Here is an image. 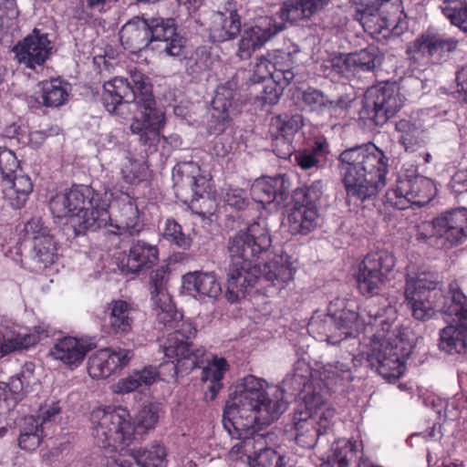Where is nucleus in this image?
<instances>
[{
  "label": "nucleus",
  "instance_id": "nucleus-14",
  "mask_svg": "<svg viewBox=\"0 0 467 467\" xmlns=\"http://www.w3.org/2000/svg\"><path fill=\"white\" fill-rule=\"evenodd\" d=\"M404 104V98L399 88L389 83L370 88L360 109V118L370 120L377 126H382L396 115Z\"/></svg>",
  "mask_w": 467,
  "mask_h": 467
},
{
  "label": "nucleus",
  "instance_id": "nucleus-48",
  "mask_svg": "<svg viewBox=\"0 0 467 467\" xmlns=\"http://www.w3.org/2000/svg\"><path fill=\"white\" fill-rule=\"evenodd\" d=\"M441 9L452 25L467 32V1L445 0Z\"/></svg>",
  "mask_w": 467,
  "mask_h": 467
},
{
  "label": "nucleus",
  "instance_id": "nucleus-7",
  "mask_svg": "<svg viewBox=\"0 0 467 467\" xmlns=\"http://www.w3.org/2000/svg\"><path fill=\"white\" fill-rule=\"evenodd\" d=\"M89 420L91 434L99 447L122 450L134 439L135 427L126 408L98 407L92 410Z\"/></svg>",
  "mask_w": 467,
  "mask_h": 467
},
{
  "label": "nucleus",
  "instance_id": "nucleus-43",
  "mask_svg": "<svg viewBox=\"0 0 467 467\" xmlns=\"http://www.w3.org/2000/svg\"><path fill=\"white\" fill-rule=\"evenodd\" d=\"M118 2L119 0H80L73 10V17L80 24H88L96 14L107 13Z\"/></svg>",
  "mask_w": 467,
  "mask_h": 467
},
{
  "label": "nucleus",
  "instance_id": "nucleus-23",
  "mask_svg": "<svg viewBox=\"0 0 467 467\" xmlns=\"http://www.w3.org/2000/svg\"><path fill=\"white\" fill-rule=\"evenodd\" d=\"M137 310L132 304L115 299L108 304L105 311V326L109 333L116 337H123L132 332Z\"/></svg>",
  "mask_w": 467,
  "mask_h": 467
},
{
  "label": "nucleus",
  "instance_id": "nucleus-18",
  "mask_svg": "<svg viewBox=\"0 0 467 467\" xmlns=\"http://www.w3.org/2000/svg\"><path fill=\"white\" fill-rule=\"evenodd\" d=\"M118 206V213L102 225L106 235H138L144 228L143 214L140 212L137 199L127 192H121L119 198L115 201Z\"/></svg>",
  "mask_w": 467,
  "mask_h": 467
},
{
  "label": "nucleus",
  "instance_id": "nucleus-19",
  "mask_svg": "<svg viewBox=\"0 0 467 467\" xmlns=\"http://www.w3.org/2000/svg\"><path fill=\"white\" fill-rule=\"evenodd\" d=\"M52 48L48 34L34 28L13 47V52L19 64H23L26 68L35 69L47 62Z\"/></svg>",
  "mask_w": 467,
  "mask_h": 467
},
{
  "label": "nucleus",
  "instance_id": "nucleus-61",
  "mask_svg": "<svg viewBox=\"0 0 467 467\" xmlns=\"http://www.w3.org/2000/svg\"><path fill=\"white\" fill-rule=\"evenodd\" d=\"M329 0H298L294 3V10L300 11L304 18H309L314 14L322 10Z\"/></svg>",
  "mask_w": 467,
  "mask_h": 467
},
{
  "label": "nucleus",
  "instance_id": "nucleus-47",
  "mask_svg": "<svg viewBox=\"0 0 467 467\" xmlns=\"http://www.w3.org/2000/svg\"><path fill=\"white\" fill-rule=\"evenodd\" d=\"M121 179L130 185H138L147 181L149 168L144 162L132 158H126L120 168Z\"/></svg>",
  "mask_w": 467,
  "mask_h": 467
},
{
  "label": "nucleus",
  "instance_id": "nucleus-59",
  "mask_svg": "<svg viewBox=\"0 0 467 467\" xmlns=\"http://www.w3.org/2000/svg\"><path fill=\"white\" fill-rule=\"evenodd\" d=\"M273 65L270 60L265 57H260L254 66L251 81L254 84L265 83L268 79H273Z\"/></svg>",
  "mask_w": 467,
  "mask_h": 467
},
{
  "label": "nucleus",
  "instance_id": "nucleus-28",
  "mask_svg": "<svg viewBox=\"0 0 467 467\" xmlns=\"http://www.w3.org/2000/svg\"><path fill=\"white\" fill-rule=\"evenodd\" d=\"M149 25L147 19L134 16L127 21L119 30V41L124 49L137 54L150 44Z\"/></svg>",
  "mask_w": 467,
  "mask_h": 467
},
{
  "label": "nucleus",
  "instance_id": "nucleus-32",
  "mask_svg": "<svg viewBox=\"0 0 467 467\" xmlns=\"http://www.w3.org/2000/svg\"><path fill=\"white\" fill-rule=\"evenodd\" d=\"M2 188L5 200L13 208L20 209L33 192V183L29 176L16 173L2 181Z\"/></svg>",
  "mask_w": 467,
  "mask_h": 467
},
{
  "label": "nucleus",
  "instance_id": "nucleus-34",
  "mask_svg": "<svg viewBox=\"0 0 467 467\" xmlns=\"http://www.w3.org/2000/svg\"><path fill=\"white\" fill-rule=\"evenodd\" d=\"M271 132L273 134V151L284 160L292 156V121L287 116H276L272 119Z\"/></svg>",
  "mask_w": 467,
  "mask_h": 467
},
{
  "label": "nucleus",
  "instance_id": "nucleus-45",
  "mask_svg": "<svg viewBox=\"0 0 467 467\" xmlns=\"http://www.w3.org/2000/svg\"><path fill=\"white\" fill-rule=\"evenodd\" d=\"M43 436L44 431L36 417H26L20 431L18 445L22 450L34 451L39 446Z\"/></svg>",
  "mask_w": 467,
  "mask_h": 467
},
{
  "label": "nucleus",
  "instance_id": "nucleus-16",
  "mask_svg": "<svg viewBox=\"0 0 467 467\" xmlns=\"http://www.w3.org/2000/svg\"><path fill=\"white\" fill-rule=\"evenodd\" d=\"M244 100L237 88V82L229 80L217 87L212 100L211 117L207 130L210 134L223 133L231 122L232 115L241 112Z\"/></svg>",
  "mask_w": 467,
  "mask_h": 467
},
{
  "label": "nucleus",
  "instance_id": "nucleus-31",
  "mask_svg": "<svg viewBox=\"0 0 467 467\" xmlns=\"http://www.w3.org/2000/svg\"><path fill=\"white\" fill-rule=\"evenodd\" d=\"M182 287L197 299L215 298L222 292L220 283L212 273H187L182 276Z\"/></svg>",
  "mask_w": 467,
  "mask_h": 467
},
{
  "label": "nucleus",
  "instance_id": "nucleus-15",
  "mask_svg": "<svg viewBox=\"0 0 467 467\" xmlns=\"http://www.w3.org/2000/svg\"><path fill=\"white\" fill-rule=\"evenodd\" d=\"M436 192L434 182L425 176H400L395 187L387 192L386 199L391 206L405 210L411 205L429 203Z\"/></svg>",
  "mask_w": 467,
  "mask_h": 467
},
{
  "label": "nucleus",
  "instance_id": "nucleus-51",
  "mask_svg": "<svg viewBox=\"0 0 467 467\" xmlns=\"http://www.w3.org/2000/svg\"><path fill=\"white\" fill-rule=\"evenodd\" d=\"M350 62L354 65L356 71H372L380 62L379 50L375 46H368L350 53Z\"/></svg>",
  "mask_w": 467,
  "mask_h": 467
},
{
  "label": "nucleus",
  "instance_id": "nucleus-41",
  "mask_svg": "<svg viewBox=\"0 0 467 467\" xmlns=\"http://www.w3.org/2000/svg\"><path fill=\"white\" fill-rule=\"evenodd\" d=\"M360 444L356 441L340 439L334 442L331 453L327 456L321 467H348L359 451Z\"/></svg>",
  "mask_w": 467,
  "mask_h": 467
},
{
  "label": "nucleus",
  "instance_id": "nucleus-1",
  "mask_svg": "<svg viewBox=\"0 0 467 467\" xmlns=\"http://www.w3.org/2000/svg\"><path fill=\"white\" fill-rule=\"evenodd\" d=\"M286 409L283 391L270 398L264 379L244 377L226 401L223 414V428L240 441L232 452L247 456L250 467H285L284 457L265 447L268 433L259 431L277 420Z\"/></svg>",
  "mask_w": 467,
  "mask_h": 467
},
{
  "label": "nucleus",
  "instance_id": "nucleus-52",
  "mask_svg": "<svg viewBox=\"0 0 467 467\" xmlns=\"http://www.w3.org/2000/svg\"><path fill=\"white\" fill-rule=\"evenodd\" d=\"M167 271L165 267L152 271L149 280V289L152 303H160V300L169 299L171 297L167 290Z\"/></svg>",
  "mask_w": 467,
  "mask_h": 467
},
{
  "label": "nucleus",
  "instance_id": "nucleus-17",
  "mask_svg": "<svg viewBox=\"0 0 467 467\" xmlns=\"http://www.w3.org/2000/svg\"><path fill=\"white\" fill-rule=\"evenodd\" d=\"M436 285L437 283L430 274H407L405 302L415 319L424 321L434 315V306L431 298Z\"/></svg>",
  "mask_w": 467,
  "mask_h": 467
},
{
  "label": "nucleus",
  "instance_id": "nucleus-30",
  "mask_svg": "<svg viewBox=\"0 0 467 467\" xmlns=\"http://www.w3.org/2000/svg\"><path fill=\"white\" fill-rule=\"evenodd\" d=\"M303 401L306 411L294 413V421L307 422L310 425L318 422L324 429H327L335 415L334 409L324 401L318 392L306 393Z\"/></svg>",
  "mask_w": 467,
  "mask_h": 467
},
{
  "label": "nucleus",
  "instance_id": "nucleus-4",
  "mask_svg": "<svg viewBox=\"0 0 467 467\" xmlns=\"http://www.w3.org/2000/svg\"><path fill=\"white\" fill-rule=\"evenodd\" d=\"M99 100L109 114L118 116H123L129 105L134 103L136 111L130 131L139 136L141 145L149 150L156 149L166 124V117L163 109L157 105L152 85L147 77L139 71L130 74V81L115 77L103 84Z\"/></svg>",
  "mask_w": 467,
  "mask_h": 467
},
{
  "label": "nucleus",
  "instance_id": "nucleus-8",
  "mask_svg": "<svg viewBox=\"0 0 467 467\" xmlns=\"http://www.w3.org/2000/svg\"><path fill=\"white\" fill-rule=\"evenodd\" d=\"M417 240L450 250L467 240V209L447 211L417 227Z\"/></svg>",
  "mask_w": 467,
  "mask_h": 467
},
{
  "label": "nucleus",
  "instance_id": "nucleus-6",
  "mask_svg": "<svg viewBox=\"0 0 467 467\" xmlns=\"http://www.w3.org/2000/svg\"><path fill=\"white\" fill-rule=\"evenodd\" d=\"M109 207L108 200L101 193L83 184L73 185L67 192L57 193L49 201L54 216H70L76 236L101 229L109 220Z\"/></svg>",
  "mask_w": 467,
  "mask_h": 467
},
{
  "label": "nucleus",
  "instance_id": "nucleus-46",
  "mask_svg": "<svg viewBox=\"0 0 467 467\" xmlns=\"http://www.w3.org/2000/svg\"><path fill=\"white\" fill-rule=\"evenodd\" d=\"M161 236L171 245H174L182 250H189L192 244L191 235L185 234L182 230V226L171 217L165 220Z\"/></svg>",
  "mask_w": 467,
  "mask_h": 467
},
{
  "label": "nucleus",
  "instance_id": "nucleus-58",
  "mask_svg": "<svg viewBox=\"0 0 467 467\" xmlns=\"http://www.w3.org/2000/svg\"><path fill=\"white\" fill-rule=\"evenodd\" d=\"M18 16L19 10L17 8L16 0L0 1V22L2 30L4 27H12Z\"/></svg>",
  "mask_w": 467,
  "mask_h": 467
},
{
  "label": "nucleus",
  "instance_id": "nucleus-13",
  "mask_svg": "<svg viewBox=\"0 0 467 467\" xmlns=\"http://www.w3.org/2000/svg\"><path fill=\"white\" fill-rule=\"evenodd\" d=\"M450 302L445 312L453 317L454 325L441 330L440 348L448 354L467 351V297L452 286L450 288Z\"/></svg>",
  "mask_w": 467,
  "mask_h": 467
},
{
  "label": "nucleus",
  "instance_id": "nucleus-55",
  "mask_svg": "<svg viewBox=\"0 0 467 467\" xmlns=\"http://www.w3.org/2000/svg\"><path fill=\"white\" fill-rule=\"evenodd\" d=\"M314 424L315 423L310 425L307 424V422L298 420L294 421V429L298 431L301 428H306L307 431L306 437H305L303 433H296L294 439L296 440L297 444L304 448H311L316 444L317 441V436L322 435L326 432V429H324V427L320 425L318 429H316Z\"/></svg>",
  "mask_w": 467,
  "mask_h": 467
},
{
  "label": "nucleus",
  "instance_id": "nucleus-12",
  "mask_svg": "<svg viewBox=\"0 0 467 467\" xmlns=\"http://www.w3.org/2000/svg\"><path fill=\"white\" fill-rule=\"evenodd\" d=\"M292 0L284 1L276 16L279 22L273 16L261 17L257 23L243 33L236 50V56L241 60L249 59L254 51L264 46L276 34L285 28V23H292Z\"/></svg>",
  "mask_w": 467,
  "mask_h": 467
},
{
  "label": "nucleus",
  "instance_id": "nucleus-2",
  "mask_svg": "<svg viewBox=\"0 0 467 467\" xmlns=\"http://www.w3.org/2000/svg\"><path fill=\"white\" fill-rule=\"evenodd\" d=\"M272 238L267 228L254 221L245 231H240L228 241L230 265L227 274L226 298L237 302L244 297L248 287H255L265 296L280 290L292 278V268L278 261L261 264L268 258Z\"/></svg>",
  "mask_w": 467,
  "mask_h": 467
},
{
  "label": "nucleus",
  "instance_id": "nucleus-60",
  "mask_svg": "<svg viewBox=\"0 0 467 467\" xmlns=\"http://www.w3.org/2000/svg\"><path fill=\"white\" fill-rule=\"evenodd\" d=\"M23 234L26 240H32L35 243L36 238L40 236H52L49 234V230L44 225L43 221L40 218L30 219L23 228Z\"/></svg>",
  "mask_w": 467,
  "mask_h": 467
},
{
  "label": "nucleus",
  "instance_id": "nucleus-40",
  "mask_svg": "<svg viewBox=\"0 0 467 467\" xmlns=\"http://www.w3.org/2000/svg\"><path fill=\"white\" fill-rule=\"evenodd\" d=\"M200 166L197 162L180 161L172 168V181L174 187L179 189L189 188L192 196L202 195L199 193L197 178L200 176Z\"/></svg>",
  "mask_w": 467,
  "mask_h": 467
},
{
  "label": "nucleus",
  "instance_id": "nucleus-53",
  "mask_svg": "<svg viewBox=\"0 0 467 467\" xmlns=\"http://www.w3.org/2000/svg\"><path fill=\"white\" fill-rule=\"evenodd\" d=\"M157 308V321L164 327H173L174 324L182 319V315L176 310L171 303V297L160 300V303H153Z\"/></svg>",
  "mask_w": 467,
  "mask_h": 467
},
{
  "label": "nucleus",
  "instance_id": "nucleus-49",
  "mask_svg": "<svg viewBox=\"0 0 467 467\" xmlns=\"http://www.w3.org/2000/svg\"><path fill=\"white\" fill-rule=\"evenodd\" d=\"M295 98L297 99V106L303 109L320 110L327 105L333 106L332 101H328L322 92L315 88H308L306 90L294 89Z\"/></svg>",
  "mask_w": 467,
  "mask_h": 467
},
{
  "label": "nucleus",
  "instance_id": "nucleus-44",
  "mask_svg": "<svg viewBox=\"0 0 467 467\" xmlns=\"http://www.w3.org/2000/svg\"><path fill=\"white\" fill-rule=\"evenodd\" d=\"M159 373L155 368L149 366L141 370H137L127 378L120 379L117 384V391L119 393H130L141 386L151 385Z\"/></svg>",
  "mask_w": 467,
  "mask_h": 467
},
{
  "label": "nucleus",
  "instance_id": "nucleus-26",
  "mask_svg": "<svg viewBox=\"0 0 467 467\" xmlns=\"http://www.w3.org/2000/svg\"><path fill=\"white\" fill-rule=\"evenodd\" d=\"M218 21H214L210 29V36L213 42H225L234 39L241 32V16L236 3L227 1L223 11L218 12Z\"/></svg>",
  "mask_w": 467,
  "mask_h": 467
},
{
  "label": "nucleus",
  "instance_id": "nucleus-54",
  "mask_svg": "<svg viewBox=\"0 0 467 467\" xmlns=\"http://www.w3.org/2000/svg\"><path fill=\"white\" fill-rule=\"evenodd\" d=\"M205 359V363L201 367L202 368V379L205 381H222L228 367L225 358L213 357L212 362H210L206 355Z\"/></svg>",
  "mask_w": 467,
  "mask_h": 467
},
{
  "label": "nucleus",
  "instance_id": "nucleus-42",
  "mask_svg": "<svg viewBox=\"0 0 467 467\" xmlns=\"http://www.w3.org/2000/svg\"><path fill=\"white\" fill-rule=\"evenodd\" d=\"M130 455L139 467H167V449L159 441H154L149 448L134 449Z\"/></svg>",
  "mask_w": 467,
  "mask_h": 467
},
{
  "label": "nucleus",
  "instance_id": "nucleus-57",
  "mask_svg": "<svg viewBox=\"0 0 467 467\" xmlns=\"http://www.w3.org/2000/svg\"><path fill=\"white\" fill-rule=\"evenodd\" d=\"M19 161L12 150L0 147V174L2 181L17 173Z\"/></svg>",
  "mask_w": 467,
  "mask_h": 467
},
{
  "label": "nucleus",
  "instance_id": "nucleus-11",
  "mask_svg": "<svg viewBox=\"0 0 467 467\" xmlns=\"http://www.w3.org/2000/svg\"><path fill=\"white\" fill-rule=\"evenodd\" d=\"M458 43L453 36L429 29L408 45L407 54L418 66L441 65L450 58Z\"/></svg>",
  "mask_w": 467,
  "mask_h": 467
},
{
  "label": "nucleus",
  "instance_id": "nucleus-63",
  "mask_svg": "<svg viewBox=\"0 0 467 467\" xmlns=\"http://www.w3.org/2000/svg\"><path fill=\"white\" fill-rule=\"evenodd\" d=\"M347 372H348V368L346 365L336 362L335 364L324 366L321 375L323 379L327 381L326 384H328L329 381L337 382V380L343 379L344 374Z\"/></svg>",
  "mask_w": 467,
  "mask_h": 467
},
{
  "label": "nucleus",
  "instance_id": "nucleus-3",
  "mask_svg": "<svg viewBox=\"0 0 467 467\" xmlns=\"http://www.w3.org/2000/svg\"><path fill=\"white\" fill-rule=\"evenodd\" d=\"M391 308H378L370 302L356 311L349 304L335 314L339 330L345 337L368 332L373 327H380L371 336L368 361L380 376L396 380L405 372L404 358L409 355L400 331L391 330L392 324L384 317Z\"/></svg>",
  "mask_w": 467,
  "mask_h": 467
},
{
  "label": "nucleus",
  "instance_id": "nucleus-38",
  "mask_svg": "<svg viewBox=\"0 0 467 467\" xmlns=\"http://www.w3.org/2000/svg\"><path fill=\"white\" fill-rule=\"evenodd\" d=\"M354 19L358 21L364 31L373 37H378L379 36L387 37L389 36L387 31L386 22H384L382 16L376 10L372 3H368L365 6L362 5H358Z\"/></svg>",
  "mask_w": 467,
  "mask_h": 467
},
{
  "label": "nucleus",
  "instance_id": "nucleus-37",
  "mask_svg": "<svg viewBox=\"0 0 467 467\" xmlns=\"http://www.w3.org/2000/svg\"><path fill=\"white\" fill-rule=\"evenodd\" d=\"M291 81L292 72L278 69L273 75V79H268L264 83L260 94L254 99V103L260 107L275 105L279 101L285 88L287 87Z\"/></svg>",
  "mask_w": 467,
  "mask_h": 467
},
{
  "label": "nucleus",
  "instance_id": "nucleus-29",
  "mask_svg": "<svg viewBox=\"0 0 467 467\" xmlns=\"http://www.w3.org/2000/svg\"><path fill=\"white\" fill-rule=\"evenodd\" d=\"M42 336L48 337V332L41 326L35 327L31 331L7 330L0 334V359L15 351L34 347Z\"/></svg>",
  "mask_w": 467,
  "mask_h": 467
},
{
  "label": "nucleus",
  "instance_id": "nucleus-22",
  "mask_svg": "<svg viewBox=\"0 0 467 467\" xmlns=\"http://www.w3.org/2000/svg\"><path fill=\"white\" fill-rule=\"evenodd\" d=\"M147 23L150 26L149 37L150 43H161L158 47L168 56L179 57L182 54L184 41L177 33L174 19L151 17L147 19Z\"/></svg>",
  "mask_w": 467,
  "mask_h": 467
},
{
  "label": "nucleus",
  "instance_id": "nucleus-56",
  "mask_svg": "<svg viewBox=\"0 0 467 467\" xmlns=\"http://www.w3.org/2000/svg\"><path fill=\"white\" fill-rule=\"evenodd\" d=\"M159 420V411L153 404H149L141 408L136 416L135 431L140 429L148 431L153 429Z\"/></svg>",
  "mask_w": 467,
  "mask_h": 467
},
{
  "label": "nucleus",
  "instance_id": "nucleus-10",
  "mask_svg": "<svg viewBox=\"0 0 467 467\" xmlns=\"http://www.w3.org/2000/svg\"><path fill=\"white\" fill-rule=\"evenodd\" d=\"M395 266V257L386 250L370 252L358 265L355 280L358 291L367 297L379 295Z\"/></svg>",
  "mask_w": 467,
  "mask_h": 467
},
{
  "label": "nucleus",
  "instance_id": "nucleus-5",
  "mask_svg": "<svg viewBox=\"0 0 467 467\" xmlns=\"http://www.w3.org/2000/svg\"><path fill=\"white\" fill-rule=\"evenodd\" d=\"M337 160L348 201L370 200L386 186L389 159L375 144L369 142L346 149Z\"/></svg>",
  "mask_w": 467,
  "mask_h": 467
},
{
  "label": "nucleus",
  "instance_id": "nucleus-39",
  "mask_svg": "<svg viewBox=\"0 0 467 467\" xmlns=\"http://www.w3.org/2000/svg\"><path fill=\"white\" fill-rule=\"evenodd\" d=\"M40 94L37 98L39 103L46 107L57 108L66 103L68 94V83L60 78H51L39 82Z\"/></svg>",
  "mask_w": 467,
  "mask_h": 467
},
{
  "label": "nucleus",
  "instance_id": "nucleus-36",
  "mask_svg": "<svg viewBox=\"0 0 467 467\" xmlns=\"http://www.w3.org/2000/svg\"><path fill=\"white\" fill-rule=\"evenodd\" d=\"M372 4L386 22L389 35H400L407 27L406 15L400 0H376Z\"/></svg>",
  "mask_w": 467,
  "mask_h": 467
},
{
  "label": "nucleus",
  "instance_id": "nucleus-24",
  "mask_svg": "<svg viewBox=\"0 0 467 467\" xmlns=\"http://www.w3.org/2000/svg\"><path fill=\"white\" fill-rule=\"evenodd\" d=\"M285 184V181L282 175L261 177L252 184L250 194L255 202L261 204L262 208H266V205L272 203L277 206L287 198L288 194Z\"/></svg>",
  "mask_w": 467,
  "mask_h": 467
},
{
  "label": "nucleus",
  "instance_id": "nucleus-27",
  "mask_svg": "<svg viewBox=\"0 0 467 467\" xmlns=\"http://www.w3.org/2000/svg\"><path fill=\"white\" fill-rule=\"evenodd\" d=\"M158 260L157 245L138 240L130 245L126 263L121 262V271L139 274L142 270L151 268Z\"/></svg>",
  "mask_w": 467,
  "mask_h": 467
},
{
  "label": "nucleus",
  "instance_id": "nucleus-21",
  "mask_svg": "<svg viewBox=\"0 0 467 467\" xmlns=\"http://www.w3.org/2000/svg\"><path fill=\"white\" fill-rule=\"evenodd\" d=\"M319 198L314 187L299 188L294 191V224L301 234H308L317 226L318 213L316 202Z\"/></svg>",
  "mask_w": 467,
  "mask_h": 467
},
{
  "label": "nucleus",
  "instance_id": "nucleus-50",
  "mask_svg": "<svg viewBox=\"0 0 467 467\" xmlns=\"http://www.w3.org/2000/svg\"><path fill=\"white\" fill-rule=\"evenodd\" d=\"M34 364L32 362L26 363L22 370L16 375L11 377L6 385L9 387V393L13 395V403H18L23 400L26 389L29 386L30 378L33 376Z\"/></svg>",
  "mask_w": 467,
  "mask_h": 467
},
{
  "label": "nucleus",
  "instance_id": "nucleus-35",
  "mask_svg": "<svg viewBox=\"0 0 467 467\" xmlns=\"http://www.w3.org/2000/svg\"><path fill=\"white\" fill-rule=\"evenodd\" d=\"M395 130L398 133L399 142L406 151H415L427 142L423 125L411 118L396 121Z\"/></svg>",
  "mask_w": 467,
  "mask_h": 467
},
{
  "label": "nucleus",
  "instance_id": "nucleus-62",
  "mask_svg": "<svg viewBox=\"0 0 467 467\" xmlns=\"http://www.w3.org/2000/svg\"><path fill=\"white\" fill-rule=\"evenodd\" d=\"M320 150L321 148L319 145L313 149L299 150L296 155L297 165L303 170H309L313 167H317L319 162L317 154H319Z\"/></svg>",
  "mask_w": 467,
  "mask_h": 467
},
{
  "label": "nucleus",
  "instance_id": "nucleus-33",
  "mask_svg": "<svg viewBox=\"0 0 467 467\" xmlns=\"http://www.w3.org/2000/svg\"><path fill=\"white\" fill-rule=\"evenodd\" d=\"M57 250V243L53 236L36 238L29 252L31 270L38 273L54 265L58 256Z\"/></svg>",
  "mask_w": 467,
  "mask_h": 467
},
{
  "label": "nucleus",
  "instance_id": "nucleus-25",
  "mask_svg": "<svg viewBox=\"0 0 467 467\" xmlns=\"http://www.w3.org/2000/svg\"><path fill=\"white\" fill-rule=\"evenodd\" d=\"M92 348V344L83 339L64 337L55 342L49 350V356L73 369L83 362L85 357Z\"/></svg>",
  "mask_w": 467,
  "mask_h": 467
},
{
  "label": "nucleus",
  "instance_id": "nucleus-20",
  "mask_svg": "<svg viewBox=\"0 0 467 467\" xmlns=\"http://www.w3.org/2000/svg\"><path fill=\"white\" fill-rule=\"evenodd\" d=\"M134 357L130 349L105 348L97 350L88 360V372L92 379H107L122 370Z\"/></svg>",
  "mask_w": 467,
  "mask_h": 467
},
{
  "label": "nucleus",
  "instance_id": "nucleus-9",
  "mask_svg": "<svg viewBox=\"0 0 467 467\" xmlns=\"http://www.w3.org/2000/svg\"><path fill=\"white\" fill-rule=\"evenodd\" d=\"M196 334V327L189 321H182L178 328L168 334L162 348L165 358L172 366L173 376L189 373L205 363V348H192L191 339Z\"/></svg>",
  "mask_w": 467,
  "mask_h": 467
},
{
  "label": "nucleus",
  "instance_id": "nucleus-64",
  "mask_svg": "<svg viewBox=\"0 0 467 467\" xmlns=\"http://www.w3.org/2000/svg\"><path fill=\"white\" fill-rule=\"evenodd\" d=\"M350 59V53L339 54L338 56L334 57L331 61L332 69L338 75L346 77L356 72L354 65H352Z\"/></svg>",
  "mask_w": 467,
  "mask_h": 467
}]
</instances>
